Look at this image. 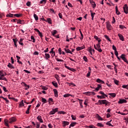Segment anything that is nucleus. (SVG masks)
<instances>
[{
	"label": "nucleus",
	"mask_w": 128,
	"mask_h": 128,
	"mask_svg": "<svg viewBox=\"0 0 128 128\" xmlns=\"http://www.w3.org/2000/svg\"><path fill=\"white\" fill-rule=\"evenodd\" d=\"M98 102L99 104H105L106 106H110V102L106 100H98Z\"/></svg>",
	"instance_id": "f257e3e1"
},
{
	"label": "nucleus",
	"mask_w": 128,
	"mask_h": 128,
	"mask_svg": "<svg viewBox=\"0 0 128 128\" xmlns=\"http://www.w3.org/2000/svg\"><path fill=\"white\" fill-rule=\"evenodd\" d=\"M58 112V108H52V110H51L49 112V114L50 115L54 114H56V112Z\"/></svg>",
	"instance_id": "f03ea898"
},
{
	"label": "nucleus",
	"mask_w": 128,
	"mask_h": 128,
	"mask_svg": "<svg viewBox=\"0 0 128 128\" xmlns=\"http://www.w3.org/2000/svg\"><path fill=\"white\" fill-rule=\"evenodd\" d=\"M94 48H95V50H98V52H102V48H100V46L94 44Z\"/></svg>",
	"instance_id": "7ed1b4c3"
},
{
	"label": "nucleus",
	"mask_w": 128,
	"mask_h": 128,
	"mask_svg": "<svg viewBox=\"0 0 128 128\" xmlns=\"http://www.w3.org/2000/svg\"><path fill=\"white\" fill-rule=\"evenodd\" d=\"M106 28L107 30H112V25L109 22H106Z\"/></svg>",
	"instance_id": "20e7f679"
},
{
	"label": "nucleus",
	"mask_w": 128,
	"mask_h": 128,
	"mask_svg": "<svg viewBox=\"0 0 128 128\" xmlns=\"http://www.w3.org/2000/svg\"><path fill=\"white\" fill-rule=\"evenodd\" d=\"M120 58H122V60H124L125 62H126L128 64V60H126V55L124 54H122L120 56Z\"/></svg>",
	"instance_id": "39448f33"
},
{
	"label": "nucleus",
	"mask_w": 128,
	"mask_h": 128,
	"mask_svg": "<svg viewBox=\"0 0 128 128\" xmlns=\"http://www.w3.org/2000/svg\"><path fill=\"white\" fill-rule=\"evenodd\" d=\"M123 9L124 10V12L126 14H128V4H125L123 7Z\"/></svg>",
	"instance_id": "423d86ee"
},
{
	"label": "nucleus",
	"mask_w": 128,
	"mask_h": 128,
	"mask_svg": "<svg viewBox=\"0 0 128 128\" xmlns=\"http://www.w3.org/2000/svg\"><path fill=\"white\" fill-rule=\"evenodd\" d=\"M64 67L67 68V70H70L71 72H74L76 71V69L74 68H70L68 66H66V64H64Z\"/></svg>",
	"instance_id": "0eeeda50"
},
{
	"label": "nucleus",
	"mask_w": 128,
	"mask_h": 128,
	"mask_svg": "<svg viewBox=\"0 0 128 128\" xmlns=\"http://www.w3.org/2000/svg\"><path fill=\"white\" fill-rule=\"evenodd\" d=\"M128 101H126L125 99L120 98L119 101L118 102V104H126Z\"/></svg>",
	"instance_id": "6e6552de"
},
{
	"label": "nucleus",
	"mask_w": 128,
	"mask_h": 128,
	"mask_svg": "<svg viewBox=\"0 0 128 128\" xmlns=\"http://www.w3.org/2000/svg\"><path fill=\"white\" fill-rule=\"evenodd\" d=\"M16 119L14 117H12L8 120L9 122V124H12V122H16Z\"/></svg>",
	"instance_id": "1a4fd4ad"
},
{
	"label": "nucleus",
	"mask_w": 128,
	"mask_h": 128,
	"mask_svg": "<svg viewBox=\"0 0 128 128\" xmlns=\"http://www.w3.org/2000/svg\"><path fill=\"white\" fill-rule=\"evenodd\" d=\"M86 96H94L96 93L94 92H88L84 93Z\"/></svg>",
	"instance_id": "9d476101"
},
{
	"label": "nucleus",
	"mask_w": 128,
	"mask_h": 128,
	"mask_svg": "<svg viewBox=\"0 0 128 128\" xmlns=\"http://www.w3.org/2000/svg\"><path fill=\"white\" fill-rule=\"evenodd\" d=\"M90 3L92 4V7L94 8L96 6V4L94 3V0H89Z\"/></svg>",
	"instance_id": "9b49d317"
},
{
	"label": "nucleus",
	"mask_w": 128,
	"mask_h": 128,
	"mask_svg": "<svg viewBox=\"0 0 128 128\" xmlns=\"http://www.w3.org/2000/svg\"><path fill=\"white\" fill-rule=\"evenodd\" d=\"M84 48H86V46L84 45L82 46H78L76 48V50H77V52H79V50H84Z\"/></svg>",
	"instance_id": "f8f14e48"
},
{
	"label": "nucleus",
	"mask_w": 128,
	"mask_h": 128,
	"mask_svg": "<svg viewBox=\"0 0 128 128\" xmlns=\"http://www.w3.org/2000/svg\"><path fill=\"white\" fill-rule=\"evenodd\" d=\"M21 84H24V86H25V88H26L25 90H28L30 88V86L26 84V82H22Z\"/></svg>",
	"instance_id": "ddd939ff"
},
{
	"label": "nucleus",
	"mask_w": 128,
	"mask_h": 128,
	"mask_svg": "<svg viewBox=\"0 0 128 128\" xmlns=\"http://www.w3.org/2000/svg\"><path fill=\"white\" fill-rule=\"evenodd\" d=\"M118 36L119 37L120 40H122V42H124V38L122 34H118Z\"/></svg>",
	"instance_id": "4468645a"
},
{
	"label": "nucleus",
	"mask_w": 128,
	"mask_h": 128,
	"mask_svg": "<svg viewBox=\"0 0 128 128\" xmlns=\"http://www.w3.org/2000/svg\"><path fill=\"white\" fill-rule=\"evenodd\" d=\"M37 120L40 122L42 123L44 122V120H42V116H38L37 117Z\"/></svg>",
	"instance_id": "2eb2a0df"
},
{
	"label": "nucleus",
	"mask_w": 128,
	"mask_h": 128,
	"mask_svg": "<svg viewBox=\"0 0 128 128\" xmlns=\"http://www.w3.org/2000/svg\"><path fill=\"white\" fill-rule=\"evenodd\" d=\"M64 50L66 54H72V51H70V49L68 48H64Z\"/></svg>",
	"instance_id": "dca6fc26"
},
{
	"label": "nucleus",
	"mask_w": 128,
	"mask_h": 128,
	"mask_svg": "<svg viewBox=\"0 0 128 128\" xmlns=\"http://www.w3.org/2000/svg\"><path fill=\"white\" fill-rule=\"evenodd\" d=\"M70 124V122L68 121H63L62 126L64 127L66 126H68Z\"/></svg>",
	"instance_id": "f3484780"
},
{
	"label": "nucleus",
	"mask_w": 128,
	"mask_h": 128,
	"mask_svg": "<svg viewBox=\"0 0 128 128\" xmlns=\"http://www.w3.org/2000/svg\"><path fill=\"white\" fill-rule=\"evenodd\" d=\"M53 92H54L55 98H58V90L56 89H54Z\"/></svg>",
	"instance_id": "a211bd4d"
},
{
	"label": "nucleus",
	"mask_w": 128,
	"mask_h": 128,
	"mask_svg": "<svg viewBox=\"0 0 128 128\" xmlns=\"http://www.w3.org/2000/svg\"><path fill=\"white\" fill-rule=\"evenodd\" d=\"M79 102V104H80V108H84V106H82V102H84V100H80V99H78Z\"/></svg>",
	"instance_id": "6ab92c4d"
},
{
	"label": "nucleus",
	"mask_w": 128,
	"mask_h": 128,
	"mask_svg": "<svg viewBox=\"0 0 128 128\" xmlns=\"http://www.w3.org/2000/svg\"><path fill=\"white\" fill-rule=\"evenodd\" d=\"M96 82H98V84H104V82L100 78H98L96 80Z\"/></svg>",
	"instance_id": "aec40b11"
},
{
	"label": "nucleus",
	"mask_w": 128,
	"mask_h": 128,
	"mask_svg": "<svg viewBox=\"0 0 128 128\" xmlns=\"http://www.w3.org/2000/svg\"><path fill=\"white\" fill-rule=\"evenodd\" d=\"M4 122L5 126H8H8H10L8 125V122H9L8 120L7 119H5L4 120Z\"/></svg>",
	"instance_id": "412c9836"
},
{
	"label": "nucleus",
	"mask_w": 128,
	"mask_h": 128,
	"mask_svg": "<svg viewBox=\"0 0 128 128\" xmlns=\"http://www.w3.org/2000/svg\"><path fill=\"white\" fill-rule=\"evenodd\" d=\"M114 54L115 56H116L118 60H120V57L118 56V52L117 50L114 51Z\"/></svg>",
	"instance_id": "4be33fe9"
},
{
	"label": "nucleus",
	"mask_w": 128,
	"mask_h": 128,
	"mask_svg": "<svg viewBox=\"0 0 128 128\" xmlns=\"http://www.w3.org/2000/svg\"><path fill=\"white\" fill-rule=\"evenodd\" d=\"M100 88H102V84H98L97 88H96L95 90L96 92H98V90H100Z\"/></svg>",
	"instance_id": "5701e85b"
},
{
	"label": "nucleus",
	"mask_w": 128,
	"mask_h": 128,
	"mask_svg": "<svg viewBox=\"0 0 128 128\" xmlns=\"http://www.w3.org/2000/svg\"><path fill=\"white\" fill-rule=\"evenodd\" d=\"M46 22H48V24H52V19H50V18H48L46 19Z\"/></svg>",
	"instance_id": "b1692460"
},
{
	"label": "nucleus",
	"mask_w": 128,
	"mask_h": 128,
	"mask_svg": "<svg viewBox=\"0 0 128 128\" xmlns=\"http://www.w3.org/2000/svg\"><path fill=\"white\" fill-rule=\"evenodd\" d=\"M64 98H70V96H74L70 94H66L63 96Z\"/></svg>",
	"instance_id": "393cba45"
},
{
	"label": "nucleus",
	"mask_w": 128,
	"mask_h": 128,
	"mask_svg": "<svg viewBox=\"0 0 128 128\" xmlns=\"http://www.w3.org/2000/svg\"><path fill=\"white\" fill-rule=\"evenodd\" d=\"M116 12L118 16H120V12H118V6H116Z\"/></svg>",
	"instance_id": "a878e982"
},
{
	"label": "nucleus",
	"mask_w": 128,
	"mask_h": 128,
	"mask_svg": "<svg viewBox=\"0 0 128 128\" xmlns=\"http://www.w3.org/2000/svg\"><path fill=\"white\" fill-rule=\"evenodd\" d=\"M96 116L97 118H98V120H104V119H102V118L98 114H96Z\"/></svg>",
	"instance_id": "bb28decb"
},
{
	"label": "nucleus",
	"mask_w": 128,
	"mask_h": 128,
	"mask_svg": "<svg viewBox=\"0 0 128 128\" xmlns=\"http://www.w3.org/2000/svg\"><path fill=\"white\" fill-rule=\"evenodd\" d=\"M51 33L52 34V36H54L58 33V31L56 30H54Z\"/></svg>",
	"instance_id": "cd10ccee"
},
{
	"label": "nucleus",
	"mask_w": 128,
	"mask_h": 128,
	"mask_svg": "<svg viewBox=\"0 0 128 128\" xmlns=\"http://www.w3.org/2000/svg\"><path fill=\"white\" fill-rule=\"evenodd\" d=\"M7 66L10 68H14V66H12V64L10 63H8Z\"/></svg>",
	"instance_id": "c85d7f7f"
},
{
	"label": "nucleus",
	"mask_w": 128,
	"mask_h": 128,
	"mask_svg": "<svg viewBox=\"0 0 128 128\" xmlns=\"http://www.w3.org/2000/svg\"><path fill=\"white\" fill-rule=\"evenodd\" d=\"M100 94H102V96H103L105 98H108V96L104 92H102V91H100Z\"/></svg>",
	"instance_id": "c756f323"
},
{
	"label": "nucleus",
	"mask_w": 128,
	"mask_h": 128,
	"mask_svg": "<svg viewBox=\"0 0 128 128\" xmlns=\"http://www.w3.org/2000/svg\"><path fill=\"white\" fill-rule=\"evenodd\" d=\"M54 48H52L50 52V54H52L54 56H56V52H54Z\"/></svg>",
	"instance_id": "7c9ffc66"
},
{
	"label": "nucleus",
	"mask_w": 128,
	"mask_h": 128,
	"mask_svg": "<svg viewBox=\"0 0 128 128\" xmlns=\"http://www.w3.org/2000/svg\"><path fill=\"white\" fill-rule=\"evenodd\" d=\"M104 37L105 38H106V40H108V42H112L110 38V37H108V35H104Z\"/></svg>",
	"instance_id": "2f4dec72"
},
{
	"label": "nucleus",
	"mask_w": 128,
	"mask_h": 128,
	"mask_svg": "<svg viewBox=\"0 0 128 128\" xmlns=\"http://www.w3.org/2000/svg\"><path fill=\"white\" fill-rule=\"evenodd\" d=\"M52 84L55 86V88H58V83L56 82H52Z\"/></svg>",
	"instance_id": "473e14b6"
},
{
	"label": "nucleus",
	"mask_w": 128,
	"mask_h": 128,
	"mask_svg": "<svg viewBox=\"0 0 128 128\" xmlns=\"http://www.w3.org/2000/svg\"><path fill=\"white\" fill-rule=\"evenodd\" d=\"M109 96H112V98H116V94L115 93H110L108 94Z\"/></svg>",
	"instance_id": "72a5a7b5"
},
{
	"label": "nucleus",
	"mask_w": 128,
	"mask_h": 128,
	"mask_svg": "<svg viewBox=\"0 0 128 128\" xmlns=\"http://www.w3.org/2000/svg\"><path fill=\"white\" fill-rule=\"evenodd\" d=\"M14 16H16V18H20V16H22V14H14Z\"/></svg>",
	"instance_id": "f704fd0d"
},
{
	"label": "nucleus",
	"mask_w": 128,
	"mask_h": 128,
	"mask_svg": "<svg viewBox=\"0 0 128 128\" xmlns=\"http://www.w3.org/2000/svg\"><path fill=\"white\" fill-rule=\"evenodd\" d=\"M40 4H46V0H42L40 1Z\"/></svg>",
	"instance_id": "c9c22d12"
},
{
	"label": "nucleus",
	"mask_w": 128,
	"mask_h": 128,
	"mask_svg": "<svg viewBox=\"0 0 128 128\" xmlns=\"http://www.w3.org/2000/svg\"><path fill=\"white\" fill-rule=\"evenodd\" d=\"M58 114H66V113L64 111L61 110L58 112Z\"/></svg>",
	"instance_id": "e433bc0d"
},
{
	"label": "nucleus",
	"mask_w": 128,
	"mask_h": 128,
	"mask_svg": "<svg viewBox=\"0 0 128 128\" xmlns=\"http://www.w3.org/2000/svg\"><path fill=\"white\" fill-rule=\"evenodd\" d=\"M34 18L36 21L38 20V15H36V14H34Z\"/></svg>",
	"instance_id": "4c0bfd02"
},
{
	"label": "nucleus",
	"mask_w": 128,
	"mask_h": 128,
	"mask_svg": "<svg viewBox=\"0 0 128 128\" xmlns=\"http://www.w3.org/2000/svg\"><path fill=\"white\" fill-rule=\"evenodd\" d=\"M81 38H80V40H82L84 38V34H82V30H80V29L79 30Z\"/></svg>",
	"instance_id": "58836bf2"
},
{
	"label": "nucleus",
	"mask_w": 128,
	"mask_h": 128,
	"mask_svg": "<svg viewBox=\"0 0 128 128\" xmlns=\"http://www.w3.org/2000/svg\"><path fill=\"white\" fill-rule=\"evenodd\" d=\"M42 102H43V104H46V102H47L46 99L44 98H42Z\"/></svg>",
	"instance_id": "ea45409f"
},
{
	"label": "nucleus",
	"mask_w": 128,
	"mask_h": 128,
	"mask_svg": "<svg viewBox=\"0 0 128 128\" xmlns=\"http://www.w3.org/2000/svg\"><path fill=\"white\" fill-rule=\"evenodd\" d=\"M46 56V60H48L50 58V54H45Z\"/></svg>",
	"instance_id": "a19ab883"
},
{
	"label": "nucleus",
	"mask_w": 128,
	"mask_h": 128,
	"mask_svg": "<svg viewBox=\"0 0 128 128\" xmlns=\"http://www.w3.org/2000/svg\"><path fill=\"white\" fill-rule=\"evenodd\" d=\"M88 99H86L84 100V104L85 106H88Z\"/></svg>",
	"instance_id": "79ce46f5"
},
{
	"label": "nucleus",
	"mask_w": 128,
	"mask_h": 128,
	"mask_svg": "<svg viewBox=\"0 0 128 128\" xmlns=\"http://www.w3.org/2000/svg\"><path fill=\"white\" fill-rule=\"evenodd\" d=\"M76 124V122H72L70 124V126H72V128H74V126Z\"/></svg>",
	"instance_id": "37998d69"
},
{
	"label": "nucleus",
	"mask_w": 128,
	"mask_h": 128,
	"mask_svg": "<svg viewBox=\"0 0 128 128\" xmlns=\"http://www.w3.org/2000/svg\"><path fill=\"white\" fill-rule=\"evenodd\" d=\"M97 126H100V128H104V124L102 123L98 122L97 124Z\"/></svg>",
	"instance_id": "c03bdc74"
},
{
	"label": "nucleus",
	"mask_w": 128,
	"mask_h": 128,
	"mask_svg": "<svg viewBox=\"0 0 128 128\" xmlns=\"http://www.w3.org/2000/svg\"><path fill=\"white\" fill-rule=\"evenodd\" d=\"M95 12H91V16L92 20H94V18Z\"/></svg>",
	"instance_id": "a18cd8bd"
},
{
	"label": "nucleus",
	"mask_w": 128,
	"mask_h": 128,
	"mask_svg": "<svg viewBox=\"0 0 128 128\" xmlns=\"http://www.w3.org/2000/svg\"><path fill=\"white\" fill-rule=\"evenodd\" d=\"M0 86H2L3 88V90L5 92H8V90H6V88L5 86H3L2 84H0Z\"/></svg>",
	"instance_id": "49530a36"
},
{
	"label": "nucleus",
	"mask_w": 128,
	"mask_h": 128,
	"mask_svg": "<svg viewBox=\"0 0 128 128\" xmlns=\"http://www.w3.org/2000/svg\"><path fill=\"white\" fill-rule=\"evenodd\" d=\"M20 106H24V100H22L19 104Z\"/></svg>",
	"instance_id": "de8ad7c7"
},
{
	"label": "nucleus",
	"mask_w": 128,
	"mask_h": 128,
	"mask_svg": "<svg viewBox=\"0 0 128 128\" xmlns=\"http://www.w3.org/2000/svg\"><path fill=\"white\" fill-rule=\"evenodd\" d=\"M97 98H100L101 100H102V98H106V97H104V96H100L98 95L97 96Z\"/></svg>",
	"instance_id": "09e8293b"
},
{
	"label": "nucleus",
	"mask_w": 128,
	"mask_h": 128,
	"mask_svg": "<svg viewBox=\"0 0 128 128\" xmlns=\"http://www.w3.org/2000/svg\"><path fill=\"white\" fill-rule=\"evenodd\" d=\"M119 28L121 30H124V28H126V26H124V25H120Z\"/></svg>",
	"instance_id": "8fccbe9b"
},
{
	"label": "nucleus",
	"mask_w": 128,
	"mask_h": 128,
	"mask_svg": "<svg viewBox=\"0 0 128 128\" xmlns=\"http://www.w3.org/2000/svg\"><path fill=\"white\" fill-rule=\"evenodd\" d=\"M40 124L38 122H36V128H40Z\"/></svg>",
	"instance_id": "3c124183"
},
{
	"label": "nucleus",
	"mask_w": 128,
	"mask_h": 128,
	"mask_svg": "<svg viewBox=\"0 0 128 128\" xmlns=\"http://www.w3.org/2000/svg\"><path fill=\"white\" fill-rule=\"evenodd\" d=\"M71 118L73 120H76V117L74 115H71Z\"/></svg>",
	"instance_id": "603ef678"
},
{
	"label": "nucleus",
	"mask_w": 128,
	"mask_h": 128,
	"mask_svg": "<svg viewBox=\"0 0 128 128\" xmlns=\"http://www.w3.org/2000/svg\"><path fill=\"white\" fill-rule=\"evenodd\" d=\"M6 16H9L10 18H12L14 16V14H7Z\"/></svg>",
	"instance_id": "864d4df0"
},
{
	"label": "nucleus",
	"mask_w": 128,
	"mask_h": 128,
	"mask_svg": "<svg viewBox=\"0 0 128 128\" xmlns=\"http://www.w3.org/2000/svg\"><path fill=\"white\" fill-rule=\"evenodd\" d=\"M4 78V74H0V80H2Z\"/></svg>",
	"instance_id": "5fc2aeb1"
},
{
	"label": "nucleus",
	"mask_w": 128,
	"mask_h": 128,
	"mask_svg": "<svg viewBox=\"0 0 128 128\" xmlns=\"http://www.w3.org/2000/svg\"><path fill=\"white\" fill-rule=\"evenodd\" d=\"M83 60L84 62H88V58L86 56H84Z\"/></svg>",
	"instance_id": "6e6d98bb"
},
{
	"label": "nucleus",
	"mask_w": 128,
	"mask_h": 128,
	"mask_svg": "<svg viewBox=\"0 0 128 128\" xmlns=\"http://www.w3.org/2000/svg\"><path fill=\"white\" fill-rule=\"evenodd\" d=\"M92 46L88 47V52H92Z\"/></svg>",
	"instance_id": "4d7b16f0"
},
{
	"label": "nucleus",
	"mask_w": 128,
	"mask_h": 128,
	"mask_svg": "<svg viewBox=\"0 0 128 128\" xmlns=\"http://www.w3.org/2000/svg\"><path fill=\"white\" fill-rule=\"evenodd\" d=\"M94 38H95V40H98H98H100V38L98 37V36H94Z\"/></svg>",
	"instance_id": "13d9d810"
},
{
	"label": "nucleus",
	"mask_w": 128,
	"mask_h": 128,
	"mask_svg": "<svg viewBox=\"0 0 128 128\" xmlns=\"http://www.w3.org/2000/svg\"><path fill=\"white\" fill-rule=\"evenodd\" d=\"M122 88H126V90H128V84H127V85H122Z\"/></svg>",
	"instance_id": "bf43d9fd"
},
{
	"label": "nucleus",
	"mask_w": 128,
	"mask_h": 128,
	"mask_svg": "<svg viewBox=\"0 0 128 128\" xmlns=\"http://www.w3.org/2000/svg\"><path fill=\"white\" fill-rule=\"evenodd\" d=\"M114 82L115 84H116L117 86L118 84V80L114 79Z\"/></svg>",
	"instance_id": "052dcab7"
},
{
	"label": "nucleus",
	"mask_w": 128,
	"mask_h": 128,
	"mask_svg": "<svg viewBox=\"0 0 128 128\" xmlns=\"http://www.w3.org/2000/svg\"><path fill=\"white\" fill-rule=\"evenodd\" d=\"M30 4H30V2L28 1L26 2V5L27 6H30Z\"/></svg>",
	"instance_id": "680f3d73"
},
{
	"label": "nucleus",
	"mask_w": 128,
	"mask_h": 128,
	"mask_svg": "<svg viewBox=\"0 0 128 128\" xmlns=\"http://www.w3.org/2000/svg\"><path fill=\"white\" fill-rule=\"evenodd\" d=\"M100 42H102V40H98V43L96 44V46H100Z\"/></svg>",
	"instance_id": "e2e57ef3"
},
{
	"label": "nucleus",
	"mask_w": 128,
	"mask_h": 128,
	"mask_svg": "<svg viewBox=\"0 0 128 128\" xmlns=\"http://www.w3.org/2000/svg\"><path fill=\"white\" fill-rule=\"evenodd\" d=\"M40 128H46V126L44 125V124H42Z\"/></svg>",
	"instance_id": "0e129e2a"
},
{
	"label": "nucleus",
	"mask_w": 128,
	"mask_h": 128,
	"mask_svg": "<svg viewBox=\"0 0 128 128\" xmlns=\"http://www.w3.org/2000/svg\"><path fill=\"white\" fill-rule=\"evenodd\" d=\"M31 40H32L34 42H36V39H34V36H31Z\"/></svg>",
	"instance_id": "69168bd1"
},
{
	"label": "nucleus",
	"mask_w": 128,
	"mask_h": 128,
	"mask_svg": "<svg viewBox=\"0 0 128 128\" xmlns=\"http://www.w3.org/2000/svg\"><path fill=\"white\" fill-rule=\"evenodd\" d=\"M69 86H76V84L72 82L68 83Z\"/></svg>",
	"instance_id": "338daca9"
},
{
	"label": "nucleus",
	"mask_w": 128,
	"mask_h": 128,
	"mask_svg": "<svg viewBox=\"0 0 128 128\" xmlns=\"http://www.w3.org/2000/svg\"><path fill=\"white\" fill-rule=\"evenodd\" d=\"M12 40H13L14 44H16V42H18V39L17 38H15V39L13 38Z\"/></svg>",
	"instance_id": "774afa93"
}]
</instances>
